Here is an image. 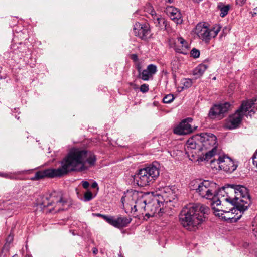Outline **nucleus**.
<instances>
[{"label": "nucleus", "instance_id": "nucleus-1", "mask_svg": "<svg viewBox=\"0 0 257 257\" xmlns=\"http://www.w3.org/2000/svg\"><path fill=\"white\" fill-rule=\"evenodd\" d=\"M96 161V156L91 152L80 149H73L62 160L60 167L38 171L32 178V180H38L45 177H60L71 172L82 171L86 169V163L90 166H93L95 165Z\"/></svg>", "mask_w": 257, "mask_h": 257}, {"label": "nucleus", "instance_id": "nucleus-2", "mask_svg": "<svg viewBox=\"0 0 257 257\" xmlns=\"http://www.w3.org/2000/svg\"><path fill=\"white\" fill-rule=\"evenodd\" d=\"M209 208L201 204H190L183 208L179 218L181 224L186 229L194 231L207 218Z\"/></svg>", "mask_w": 257, "mask_h": 257}, {"label": "nucleus", "instance_id": "nucleus-3", "mask_svg": "<svg viewBox=\"0 0 257 257\" xmlns=\"http://www.w3.org/2000/svg\"><path fill=\"white\" fill-rule=\"evenodd\" d=\"M233 193L231 184L224 186L219 189L217 192L216 191L215 196L210 202V205L216 216L221 217L225 220L233 218L232 215L234 214L233 210L235 211L234 209L226 210L224 209L223 205L221 204L223 201L232 204Z\"/></svg>", "mask_w": 257, "mask_h": 257}, {"label": "nucleus", "instance_id": "nucleus-4", "mask_svg": "<svg viewBox=\"0 0 257 257\" xmlns=\"http://www.w3.org/2000/svg\"><path fill=\"white\" fill-rule=\"evenodd\" d=\"M160 164L153 162L148 167L139 170L133 177L134 182L141 187L149 185L159 175Z\"/></svg>", "mask_w": 257, "mask_h": 257}, {"label": "nucleus", "instance_id": "nucleus-5", "mask_svg": "<svg viewBox=\"0 0 257 257\" xmlns=\"http://www.w3.org/2000/svg\"><path fill=\"white\" fill-rule=\"evenodd\" d=\"M231 186L234 192L232 205L236 207L240 212H243L251 204L248 190L246 187L241 185L231 184Z\"/></svg>", "mask_w": 257, "mask_h": 257}, {"label": "nucleus", "instance_id": "nucleus-6", "mask_svg": "<svg viewBox=\"0 0 257 257\" xmlns=\"http://www.w3.org/2000/svg\"><path fill=\"white\" fill-rule=\"evenodd\" d=\"M215 184L208 180H194L190 182L189 187L195 190L199 195L206 199L212 200L216 194Z\"/></svg>", "mask_w": 257, "mask_h": 257}, {"label": "nucleus", "instance_id": "nucleus-7", "mask_svg": "<svg viewBox=\"0 0 257 257\" xmlns=\"http://www.w3.org/2000/svg\"><path fill=\"white\" fill-rule=\"evenodd\" d=\"M48 203L43 202L44 207L54 206L57 211L68 209L72 205L71 199L65 197L62 191H54L51 193Z\"/></svg>", "mask_w": 257, "mask_h": 257}, {"label": "nucleus", "instance_id": "nucleus-8", "mask_svg": "<svg viewBox=\"0 0 257 257\" xmlns=\"http://www.w3.org/2000/svg\"><path fill=\"white\" fill-rule=\"evenodd\" d=\"M195 140L202 144V149H212L205 154L204 160L208 161L217 151V138L212 134L202 133L194 137Z\"/></svg>", "mask_w": 257, "mask_h": 257}, {"label": "nucleus", "instance_id": "nucleus-9", "mask_svg": "<svg viewBox=\"0 0 257 257\" xmlns=\"http://www.w3.org/2000/svg\"><path fill=\"white\" fill-rule=\"evenodd\" d=\"M220 28L218 27L210 30L204 24L199 23L195 28V33L203 41H208L211 37H215L220 31Z\"/></svg>", "mask_w": 257, "mask_h": 257}, {"label": "nucleus", "instance_id": "nucleus-10", "mask_svg": "<svg viewBox=\"0 0 257 257\" xmlns=\"http://www.w3.org/2000/svg\"><path fill=\"white\" fill-rule=\"evenodd\" d=\"M211 164L217 163L219 167L226 172L231 173L236 170L237 165L233 161L228 157L219 156L217 159L211 161Z\"/></svg>", "mask_w": 257, "mask_h": 257}, {"label": "nucleus", "instance_id": "nucleus-11", "mask_svg": "<svg viewBox=\"0 0 257 257\" xmlns=\"http://www.w3.org/2000/svg\"><path fill=\"white\" fill-rule=\"evenodd\" d=\"M230 107L228 102L214 105L210 110L209 116L212 118L221 119L224 116V114L227 112Z\"/></svg>", "mask_w": 257, "mask_h": 257}, {"label": "nucleus", "instance_id": "nucleus-12", "mask_svg": "<svg viewBox=\"0 0 257 257\" xmlns=\"http://www.w3.org/2000/svg\"><path fill=\"white\" fill-rule=\"evenodd\" d=\"M168 42L170 46L174 48L176 52L184 54L187 53L188 45L182 37H177L176 40L169 39Z\"/></svg>", "mask_w": 257, "mask_h": 257}, {"label": "nucleus", "instance_id": "nucleus-13", "mask_svg": "<svg viewBox=\"0 0 257 257\" xmlns=\"http://www.w3.org/2000/svg\"><path fill=\"white\" fill-rule=\"evenodd\" d=\"M103 218L109 224L118 228L126 226L131 221L132 218L126 217H118L115 218L113 216L102 215Z\"/></svg>", "mask_w": 257, "mask_h": 257}, {"label": "nucleus", "instance_id": "nucleus-14", "mask_svg": "<svg viewBox=\"0 0 257 257\" xmlns=\"http://www.w3.org/2000/svg\"><path fill=\"white\" fill-rule=\"evenodd\" d=\"M191 118H187L181 121L178 126L174 129V133L179 135H184L192 133L197 127L193 128L191 125Z\"/></svg>", "mask_w": 257, "mask_h": 257}, {"label": "nucleus", "instance_id": "nucleus-15", "mask_svg": "<svg viewBox=\"0 0 257 257\" xmlns=\"http://www.w3.org/2000/svg\"><path fill=\"white\" fill-rule=\"evenodd\" d=\"M138 195H139V192L135 191L132 194H128L122 197L121 202L126 213L135 212L134 205H135V200L137 198Z\"/></svg>", "mask_w": 257, "mask_h": 257}, {"label": "nucleus", "instance_id": "nucleus-16", "mask_svg": "<svg viewBox=\"0 0 257 257\" xmlns=\"http://www.w3.org/2000/svg\"><path fill=\"white\" fill-rule=\"evenodd\" d=\"M165 12L177 24L182 23V15L177 8L172 6H167Z\"/></svg>", "mask_w": 257, "mask_h": 257}, {"label": "nucleus", "instance_id": "nucleus-17", "mask_svg": "<svg viewBox=\"0 0 257 257\" xmlns=\"http://www.w3.org/2000/svg\"><path fill=\"white\" fill-rule=\"evenodd\" d=\"M174 187L171 188L169 186H165L162 187V198L164 200L163 202H162V205H164V204L171 202L174 200L176 197V196L174 192Z\"/></svg>", "mask_w": 257, "mask_h": 257}, {"label": "nucleus", "instance_id": "nucleus-18", "mask_svg": "<svg viewBox=\"0 0 257 257\" xmlns=\"http://www.w3.org/2000/svg\"><path fill=\"white\" fill-rule=\"evenodd\" d=\"M133 31L135 35L142 39H147L150 33L148 27L145 24L139 23H136L134 25Z\"/></svg>", "mask_w": 257, "mask_h": 257}, {"label": "nucleus", "instance_id": "nucleus-19", "mask_svg": "<svg viewBox=\"0 0 257 257\" xmlns=\"http://www.w3.org/2000/svg\"><path fill=\"white\" fill-rule=\"evenodd\" d=\"M157 71V67L154 64H150L147 68L143 70L138 77L144 81H148L152 79L153 76L156 74Z\"/></svg>", "mask_w": 257, "mask_h": 257}, {"label": "nucleus", "instance_id": "nucleus-20", "mask_svg": "<svg viewBox=\"0 0 257 257\" xmlns=\"http://www.w3.org/2000/svg\"><path fill=\"white\" fill-rule=\"evenodd\" d=\"M244 116L243 113L237 110L235 113L230 116L228 122V127L229 129H234L238 126Z\"/></svg>", "mask_w": 257, "mask_h": 257}, {"label": "nucleus", "instance_id": "nucleus-21", "mask_svg": "<svg viewBox=\"0 0 257 257\" xmlns=\"http://www.w3.org/2000/svg\"><path fill=\"white\" fill-rule=\"evenodd\" d=\"M135 205H134V212H136L138 210L140 212L146 210V200L141 193L139 192L137 198L135 200Z\"/></svg>", "mask_w": 257, "mask_h": 257}, {"label": "nucleus", "instance_id": "nucleus-22", "mask_svg": "<svg viewBox=\"0 0 257 257\" xmlns=\"http://www.w3.org/2000/svg\"><path fill=\"white\" fill-rule=\"evenodd\" d=\"M256 101V99H251L248 101L243 102L238 110L244 114L245 112L248 111L249 108L255 104Z\"/></svg>", "mask_w": 257, "mask_h": 257}, {"label": "nucleus", "instance_id": "nucleus-23", "mask_svg": "<svg viewBox=\"0 0 257 257\" xmlns=\"http://www.w3.org/2000/svg\"><path fill=\"white\" fill-rule=\"evenodd\" d=\"M207 67V65L204 64L199 65L193 70V75L196 76V78L200 77L203 74Z\"/></svg>", "mask_w": 257, "mask_h": 257}, {"label": "nucleus", "instance_id": "nucleus-24", "mask_svg": "<svg viewBox=\"0 0 257 257\" xmlns=\"http://www.w3.org/2000/svg\"><path fill=\"white\" fill-rule=\"evenodd\" d=\"M218 8L220 11V16L221 17H224L228 14L230 6L229 5H223L220 4L218 5Z\"/></svg>", "mask_w": 257, "mask_h": 257}, {"label": "nucleus", "instance_id": "nucleus-25", "mask_svg": "<svg viewBox=\"0 0 257 257\" xmlns=\"http://www.w3.org/2000/svg\"><path fill=\"white\" fill-rule=\"evenodd\" d=\"M180 84L182 86L179 87L181 88L180 91H182L184 88H188L191 87L192 84V82L190 79L184 78L181 80Z\"/></svg>", "mask_w": 257, "mask_h": 257}, {"label": "nucleus", "instance_id": "nucleus-26", "mask_svg": "<svg viewBox=\"0 0 257 257\" xmlns=\"http://www.w3.org/2000/svg\"><path fill=\"white\" fill-rule=\"evenodd\" d=\"M150 14H151V16L152 17V19L154 22L155 24H156L157 25H159L160 24V16L157 15L156 12L151 8V11L150 12Z\"/></svg>", "mask_w": 257, "mask_h": 257}, {"label": "nucleus", "instance_id": "nucleus-27", "mask_svg": "<svg viewBox=\"0 0 257 257\" xmlns=\"http://www.w3.org/2000/svg\"><path fill=\"white\" fill-rule=\"evenodd\" d=\"M187 145L188 149H195L197 148V145L194 141L193 139H191L188 140Z\"/></svg>", "mask_w": 257, "mask_h": 257}, {"label": "nucleus", "instance_id": "nucleus-28", "mask_svg": "<svg viewBox=\"0 0 257 257\" xmlns=\"http://www.w3.org/2000/svg\"><path fill=\"white\" fill-rule=\"evenodd\" d=\"M174 97L172 94H169L166 95L163 99V102L164 103H171L174 99Z\"/></svg>", "mask_w": 257, "mask_h": 257}, {"label": "nucleus", "instance_id": "nucleus-29", "mask_svg": "<svg viewBox=\"0 0 257 257\" xmlns=\"http://www.w3.org/2000/svg\"><path fill=\"white\" fill-rule=\"evenodd\" d=\"M93 198V194L91 192L87 191L84 194V200L85 202L90 201Z\"/></svg>", "mask_w": 257, "mask_h": 257}, {"label": "nucleus", "instance_id": "nucleus-30", "mask_svg": "<svg viewBox=\"0 0 257 257\" xmlns=\"http://www.w3.org/2000/svg\"><path fill=\"white\" fill-rule=\"evenodd\" d=\"M0 176L12 180L17 179V178L14 176V175L11 173L8 174L2 173L0 174Z\"/></svg>", "mask_w": 257, "mask_h": 257}, {"label": "nucleus", "instance_id": "nucleus-31", "mask_svg": "<svg viewBox=\"0 0 257 257\" xmlns=\"http://www.w3.org/2000/svg\"><path fill=\"white\" fill-rule=\"evenodd\" d=\"M190 54L192 57H193L194 58H197L199 57L200 55V51L199 50L193 48L191 50L190 52Z\"/></svg>", "mask_w": 257, "mask_h": 257}, {"label": "nucleus", "instance_id": "nucleus-32", "mask_svg": "<svg viewBox=\"0 0 257 257\" xmlns=\"http://www.w3.org/2000/svg\"><path fill=\"white\" fill-rule=\"evenodd\" d=\"M140 91L143 93H146L149 90V85L147 84H143L140 86Z\"/></svg>", "mask_w": 257, "mask_h": 257}, {"label": "nucleus", "instance_id": "nucleus-33", "mask_svg": "<svg viewBox=\"0 0 257 257\" xmlns=\"http://www.w3.org/2000/svg\"><path fill=\"white\" fill-rule=\"evenodd\" d=\"M253 164L257 167V152L255 151L252 157Z\"/></svg>", "mask_w": 257, "mask_h": 257}, {"label": "nucleus", "instance_id": "nucleus-34", "mask_svg": "<svg viewBox=\"0 0 257 257\" xmlns=\"http://www.w3.org/2000/svg\"><path fill=\"white\" fill-rule=\"evenodd\" d=\"M82 186L84 188L87 189L89 186V183L87 181H82Z\"/></svg>", "mask_w": 257, "mask_h": 257}, {"label": "nucleus", "instance_id": "nucleus-35", "mask_svg": "<svg viewBox=\"0 0 257 257\" xmlns=\"http://www.w3.org/2000/svg\"><path fill=\"white\" fill-rule=\"evenodd\" d=\"M246 2V0H236V4L239 6H242Z\"/></svg>", "mask_w": 257, "mask_h": 257}, {"label": "nucleus", "instance_id": "nucleus-36", "mask_svg": "<svg viewBox=\"0 0 257 257\" xmlns=\"http://www.w3.org/2000/svg\"><path fill=\"white\" fill-rule=\"evenodd\" d=\"M136 69L137 70V71H138V73H139V75H140V74L141 73V72L143 70H142L141 69V67L140 66V64H138L136 66Z\"/></svg>", "mask_w": 257, "mask_h": 257}, {"label": "nucleus", "instance_id": "nucleus-37", "mask_svg": "<svg viewBox=\"0 0 257 257\" xmlns=\"http://www.w3.org/2000/svg\"><path fill=\"white\" fill-rule=\"evenodd\" d=\"M91 187L92 188H97L98 187V184L96 182H93L92 184V185H91Z\"/></svg>", "mask_w": 257, "mask_h": 257}, {"label": "nucleus", "instance_id": "nucleus-38", "mask_svg": "<svg viewBox=\"0 0 257 257\" xmlns=\"http://www.w3.org/2000/svg\"><path fill=\"white\" fill-rule=\"evenodd\" d=\"M98 250L96 247H94L93 248V253L94 254H97L98 253Z\"/></svg>", "mask_w": 257, "mask_h": 257}, {"label": "nucleus", "instance_id": "nucleus-39", "mask_svg": "<svg viewBox=\"0 0 257 257\" xmlns=\"http://www.w3.org/2000/svg\"><path fill=\"white\" fill-rule=\"evenodd\" d=\"M173 1L174 0H165V2L166 3H169V4H171L173 2Z\"/></svg>", "mask_w": 257, "mask_h": 257}, {"label": "nucleus", "instance_id": "nucleus-40", "mask_svg": "<svg viewBox=\"0 0 257 257\" xmlns=\"http://www.w3.org/2000/svg\"><path fill=\"white\" fill-rule=\"evenodd\" d=\"M253 13H254V14H255V15H257V7L253 9Z\"/></svg>", "mask_w": 257, "mask_h": 257}, {"label": "nucleus", "instance_id": "nucleus-41", "mask_svg": "<svg viewBox=\"0 0 257 257\" xmlns=\"http://www.w3.org/2000/svg\"><path fill=\"white\" fill-rule=\"evenodd\" d=\"M170 212H171V208L170 207H169V211L168 212V213H167L166 214L167 215H171V213H170Z\"/></svg>", "mask_w": 257, "mask_h": 257}, {"label": "nucleus", "instance_id": "nucleus-42", "mask_svg": "<svg viewBox=\"0 0 257 257\" xmlns=\"http://www.w3.org/2000/svg\"><path fill=\"white\" fill-rule=\"evenodd\" d=\"M132 58H133V59H134V60H135V59H136L137 58V55H135V54H133V55H132Z\"/></svg>", "mask_w": 257, "mask_h": 257}, {"label": "nucleus", "instance_id": "nucleus-43", "mask_svg": "<svg viewBox=\"0 0 257 257\" xmlns=\"http://www.w3.org/2000/svg\"><path fill=\"white\" fill-rule=\"evenodd\" d=\"M162 210H163L162 208ZM166 212H167V210H165V211H164L163 210H162V212H161V213L163 214V213L165 214L166 213ZM163 216V214H162V216Z\"/></svg>", "mask_w": 257, "mask_h": 257}, {"label": "nucleus", "instance_id": "nucleus-44", "mask_svg": "<svg viewBox=\"0 0 257 257\" xmlns=\"http://www.w3.org/2000/svg\"><path fill=\"white\" fill-rule=\"evenodd\" d=\"M102 215H101V214H97V216H101V217H102L103 218Z\"/></svg>", "mask_w": 257, "mask_h": 257}, {"label": "nucleus", "instance_id": "nucleus-45", "mask_svg": "<svg viewBox=\"0 0 257 257\" xmlns=\"http://www.w3.org/2000/svg\"><path fill=\"white\" fill-rule=\"evenodd\" d=\"M25 257H32L31 255L30 254H27Z\"/></svg>", "mask_w": 257, "mask_h": 257}, {"label": "nucleus", "instance_id": "nucleus-46", "mask_svg": "<svg viewBox=\"0 0 257 257\" xmlns=\"http://www.w3.org/2000/svg\"><path fill=\"white\" fill-rule=\"evenodd\" d=\"M161 211V208L159 209L158 212L159 213Z\"/></svg>", "mask_w": 257, "mask_h": 257}, {"label": "nucleus", "instance_id": "nucleus-47", "mask_svg": "<svg viewBox=\"0 0 257 257\" xmlns=\"http://www.w3.org/2000/svg\"><path fill=\"white\" fill-rule=\"evenodd\" d=\"M158 204H159L160 201L159 200L157 201Z\"/></svg>", "mask_w": 257, "mask_h": 257}, {"label": "nucleus", "instance_id": "nucleus-48", "mask_svg": "<svg viewBox=\"0 0 257 257\" xmlns=\"http://www.w3.org/2000/svg\"><path fill=\"white\" fill-rule=\"evenodd\" d=\"M213 80H215L216 79V77H214L213 78Z\"/></svg>", "mask_w": 257, "mask_h": 257}, {"label": "nucleus", "instance_id": "nucleus-49", "mask_svg": "<svg viewBox=\"0 0 257 257\" xmlns=\"http://www.w3.org/2000/svg\"><path fill=\"white\" fill-rule=\"evenodd\" d=\"M256 152H257V150L256 151Z\"/></svg>", "mask_w": 257, "mask_h": 257}]
</instances>
